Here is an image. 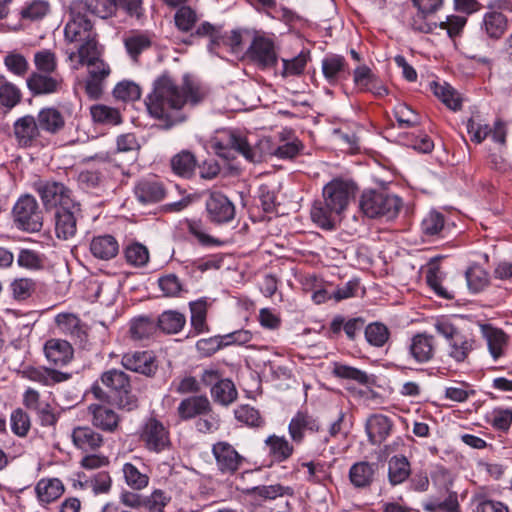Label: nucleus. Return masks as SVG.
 <instances>
[{
    "label": "nucleus",
    "instance_id": "f257e3e1",
    "mask_svg": "<svg viewBox=\"0 0 512 512\" xmlns=\"http://www.w3.org/2000/svg\"><path fill=\"white\" fill-rule=\"evenodd\" d=\"M208 94V89L193 76L185 74L179 84L165 71L153 81L145 106L148 114L159 121L160 129L170 130L184 123L188 119V110L201 104Z\"/></svg>",
    "mask_w": 512,
    "mask_h": 512
},
{
    "label": "nucleus",
    "instance_id": "f03ea898",
    "mask_svg": "<svg viewBox=\"0 0 512 512\" xmlns=\"http://www.w3.org/2000/svg\"><path fill=\"white\" fill-rule=\"evenodd\" d=\"M356 186L351 181L333 179L323 188V201H315L311 208V218L319 227L331 230L341 213L355 197Z\"/></svg>",
    "mask_w": 512,
    "mask_h": 512
},
{
    "label": "nucleus",
    "instance_id": "7ed1b4c3",
    "mask_svg": "<svg viewBox=\"0 0 512 512\" xmlns=\"http://www.w3.org/2000/svg\"><path fill=\"white\" fill-rule=\"evenodd\" d=\"M94 397L128 411L138 406L137 397L132 392L130 377L119 369L104 371L100 380L91 387Z\"/></svg>",
    "mask_w": 512,
    "mask_h": 512
},
{
    "label": "nucleus",
    "instance_id": "20e7f679",
    "mask_svg": "<svg viewBox=\"0 0 512 512\" xmlns=\"http://www.w3.org/2000/svg\"><path fill=\"white\" fill-rule=\"evenodd\" d=\"M434 329L446 340L447 354L457 363L464 362L475 349V339L471 335L463 333L447 319H438L434 324Z\"/></svg>",
    "mask_w": 512,
    "mask_h": 512
},
{
    "label": "nucleus",
    "instance_id": "39448f33",
    "mask_svg": "<svg viewBox=\"0 0 512 512\" xmlns=\"http://www.w3.org/2000/svg\"><path fill=\"white\" fill-rule=\"evenodd\" d=\"M402 204L401 198L397 195L370 190L362 194L360 209L369 218L392 220L398 216Z\"/></svg>",
    "mask_w": 512,
    "mask_h": 512
},
{
    "label": "nucleus",
    "instance_id": "423d86ee",
    "mask_svg": "<svg viewBox=\"0 0 512 512\" xmlns=\"http://www.w3.org/2000/svg\"><path fill=\"white\" fill-rule=\"evenodd\" d=\"M212 148L218 156L227 160L234 157L233 152L250 162H257L260 159L259 153L248 143L246 137L235 130L223 131L215 137Z\"/></svg>",
    "mask_w": 512,
    "mask_h": 512
},
{
    "label": "nucleus",
    "instance_id": "0eeeda50",
    "mask_svg": "<svg viewBox=\"0 0 512 512\" xmlns=\"http://www.w3.org/2000/svg\"><path fill=\"white\" fill-rule=\"evenodd\" d=\"M192 36L209 38L208 50L218 55L221 47L228 48L232 53L242 50V31L232 30L229 34L222 31L221 26H215L210 22L201 23Z\"/></svg>",
    "mask_w": 512,
    "mask_h": 512
},
{
    "label": "nucleus",
    "instance_id": "6e6552de",
    "mask_svg": "<svg viewBox=\"0 0 512 512\" xmlns=\"http://www.w3.org/2000/svg\"><path fill=\"white\" fill-rule=\"evenodd\" d=\"M46 210L68 207L78 203L73 191L64 183L49 179H39L33 184Z\"/></svg>",
    "mask_w": 512,
    "mask_h": 512
},
{
    "label": "nucleus",
    "instance_id": "1a4fd4ad",
    "mask_svg": "<svg viewBox=\"0 0 512 512\" xmlns=\"http://www.w3.org/2000/svg\"><path fill=\"white\" fill-rule=\"evenodd\" d=\"M139 440L151 453L160 454L172 448L169 429L155 417L147 418L142 424Z\"/></svg>",
    "mask_w": 512,
    "mask_h": 512
},
{
    "label": "nucleus",
    "instance_id": "9d476101",
    "mask_svg": "<svg viewBox=\"0 0 512 512\" xmlns=\"http://www.w3.org/2000/svg\"><path fill=\"white\" fill-rule=\"evenodd\" d=\"M14 222L27 232H38L43 225L42 212L36 199L31 195L21 196L13 207Z\"/></svg>",
    "mask_w": 512,
    "mask_h": 512
},
{
    "label": "nucleus",
    "instance_id": "9b49d317",
    "mask_svg": "<svg viewBox=\"0 0 512 512\" xmlns=\"http://www.w3.org/2000/svg\"><path fill=\"white\" fill-rule=\"evenodd\" d=\"M246 56L259 69L265 70L277 65L278 55L274 41L264 35L256 34L246 51Z\"/></svg>",
    "mask_w": 512,
    "mask_h": 512
},
{
    "label": "nucleus",
    "instance_id": "f8f14e48",
    "mask_svg": "<svg viewBox=\"0 0 512 512\" xmlns=\"http://www.w3.org/2000/svg\"><path fill=\"white\" fill-rule=\"evenodd\" d=\"M207 219L214 224H226L235 218L234 203L222 192L211 191L205 202Z\"/></svg>",
    "mask_w": 512,
    "mask_h": 512
},
{
    "label": "nucleus",
    "instance_id": "ddd939ff",
    "mask_svg": "<svg viewBox=\"0 0 512 512\" xmlns=\"http://www.w3.org/2000/svg\"><path fill=\"white\" fill-rule=\"evenodd\" d=\"M437 350L435 337L427 332H419L413 335L407 346L409 359L418 365L432 361Z\"/></svg>",
    "mask_w": 512,
    "mask_h": 512
},
{
    "label": "nucleus",
    "instance_id": "4468645a",
    "mask_svg": "<svg viewBox=\"0 0 512 512\" xmlns=\"http://www.w3.org/2000/svg\"><path fill=\"white\" fill-rule=\"evenodd\" d=\"M82 217L81 204L75 203L55 211V233L58 239L68 240L77 232L78 219Z\"/></svg>",
    "mask_w": 512,
    "mask_h": 512
},
{
    "label": "nucleus",
    "instance_id": "2eb2a0df",
    "mask_svg": "<svg viewBox=\"0 0 512 512\" xmlns=\"http://www.w3.org/2000/svg\"><path fill=\"white\" fill-rule=\"evenodd\" d=\"M212 454L218 470L224 475L235 474L244 461V457L226 441H219L212 446Z\"/></svg>",
    "mask_w": 512,
    "mask_h": 512
},
{
    "label": "nucleus",
    "instance_id": "dca6fc26",
    "mask_svg": "<svg viewBox=\"0 0 512 512\" xmlns=\"http://www.w3.org/2000/svg\"><path fill=\"white\" fill-rule=\"evenodd\" d=\"M55 323L61 333L69 336L75 344L85 348L88 343V326L73 313H60L55 317Z\"/></svg>",
    "mask_w": 512,
    "mask_h": 512
},
{
    "label": "nucleus",
    "instance_id": "f3484780",
    "mask_svg": "<svg viewBox=\"0 0 512 512\" xmlns=\"http://www.w3.org/2000/svg\"><path fill=\"white\" fill-rule=\"evenodd\" d=\"M121 365L147 377L154 376L158 370L156 358L151 351L127 352L121 358Z\"/></svg>",
    "mask_w": 512,
    "mask_h": 512
},
{
    "label": "nucleus",
    "instance_id": "a211bd4d",
    "mask_svg": "<svg viewBox=\"0 0 512 512\" xmlns=\"http://www.w3.org/2000/svg\"><path fill=\"white\" fill-rule=\"evenodd\" d=\"M88 76L85 80V92L91 99H99L103 93L104 82L111 73L110 66L103 60L89 62Z\"/></svg>",
    "mask_w": 512,
    "mask_h": 512
},
{
    "label": "nucleus",
    "instance_id": "6ab92c4d",
    "mask_svg": "<svg viewBox=\"0 0 512 512\" xmlns=\"http://www.w3.org/2000/svg\"><path fill=\"white\" fill-rule=\"evenodd\" d=\"M27 88L33 96L55 94L62 90L63 78L43 72H32L26 79Z\"/></svg>",
    "mask_w": 512,
    "mask_h": 512
},
{
    "label": "nucleus",
    "instance_id": "aec40b11",
    "mask_svg": "<svg viewBox=\"0 0 512 512\" xmlns=\"http://www.w3.org/2000/svg\"><path fill=\"white\" fill-rule=\"evenodd\" d=\"M13 135L19 147L33 146L41 135L37 119L29 114L18 118L13 124Z\"/></svg>",
    "mask_w": 512,
    "mask_h": 512
},
{
    "label": "nucleus",
    "instance_id": "412c9836",
    "mask_svg": "<svg viewBox=\"0 0 512 512\" xmlns=\"http://www.w3.org/2000/svg\"><path fill=\"white\" fill-rule=\"evenodd\" d=\"M19 374H21L23 378L38 382L44 386H53L55 384L65 382L72 376L71 373L61 372L59 370L46 367H34L31 365L23 367V369L19 371Z\"/></svg>",
    "mask_w": 512,
    "mask_h": 512
},
{
    "label": "nucleus",
    "instance_id": "4be33fe9",
    "mask_svg": "<svg viewBox=\"0 0 512 512\" xmlns=\"http://www.w3.org/2000/svg\"><path fill=\"white\" fill-rule=\"evenodd\" d=\"M78 12H73L72 19L66 24L64 34L69 42L86 40L94 35L93 24L86 12L78 7Z\"/></svg>",
    "mask_w": 512,
    "mask_h": 512
},
{
    "label": "nucleus",
    "instance_id": "5701e85b",
    "mask_svg": "<svg viewBox=\"0 0 512 512\" xmlns=\"http://www.w3.org/2000/svg\"><path fill=\"white\" fill-rule=\"evenodd\" d=\"M120 245L112 234H100L91 238L89 251L91 255L101 261H109L119 254Z\"/></svg>",
    "mask_w": 512,
    "mask_h": 512
},
{
    "label": "nucleus",
    "instance_id": "b1692460",
    "mask_svg": "<svg viewBox=\"0 0 512 512\" xmlns=\"http://www.w3.org/2000/svg\"><path fill=\"white\" fill-rule=\"evenodd\" d=\"M153 37V33L141 30H131L124 36L126 52L133 62L137 63L140 55L151 48Z\"/></svg>",
    "mask_w": 512,
    "mask_h": 512
},
{
    "label": "nucleus",
    "instance_id": "393cba45",
    "mask_svg": "<svg viewBox=\"0 0 512 512\" xmlns=\"http://www.w3.org/2000/svg\"><path fill=\"white\" fill-rule=\"evenodd\" d=\"M74 446L85 452H96L104 444L103 436L90 426L75 427L71 434Z\"/></svg>",
    "mask_w": 512,
    "mask_h": 512
},
{
    "label": "nucleus",
    "instance_id": "a878e982",
    "mask_svg": "<svg viewBox=\"0 0 512 512\" xmlns=\"http://www.w3.org/2000/svg\"><path fill=\"white\" fill-rule=\"evenodd\" d=\"M354 83L362 92H371L375 97L381 98L388 94V89L366 66H358L354 70Z\"/></svg>",
    "mask_w": 512,
    "mask_h": 512
},
{
    "label": "nucleus",
    "instance_id": "bb28decb",
    "mask_svg": "<svg viewBox=\"0 0 512 512\" xmlns=\"http://www.w3.org/2000/svg\"><path fill=\"white\" fill-rule=\"evenodd\" d=\"M211 411V402L206 395H193L184 398L177 407L178 417L188 421Z\"/></svg>",
    "mask_w": 512,
    "mask_h": 512
},
{
    "label": "nucleus",
    "instance_id": "cd10ccee",
    "mask_svg": "<svg viewBox=\"0 0 512 512\" xmlns=\"http://www.w3.org/2000/svg\"><path fill=\"white\" fill-rule=\"evenodd\" d=\"M136 199L142 204H155L166 196V190L158 180L142 179L134 187Z\"/></svg>",
    "mask_w": 512,
    "mask_h": 512
},
{
    "label": "nucleus",
    "instance_id": "c85d7f7f",
    "mask_svg": "<svg viewBox=\"0 0 512 512\" xmlns=\"http://www.w3.org/2000/svg\"><path fill=\"white\" fill-rule=\"evenodd\" d=\"M393 427L392 420L382 414L371 415L365 424L368 440L372 445H380L390 435Z\"/></svg>",
    "mask_w": 512,
    "mask_h": 512
},
{
    "label": "nucleus",
    "instance_id": "c756f323",
    "mask_svg": "<svg viewBox=\"0 0 512 512\" xmlns=\"http://www.w3.org/2000/svg\"><path fill=\"white\" fill-rule=\"evenodd\" d=\"M89 413L92 415V425L104 432L113 433L117 430L120 422L118 414L103 405L91 404L88 407Z\"/></svg>",
    "mask_w": 512,
    "mask_h": 512
},
{
    "label": "nucleus",
    "instance_id": "7c9ffc66",
    "mask_svg": "<svg viewBox=\"0 0 512 512\" xmlns=\"http://www.w3.org/2000/svg\"><path fill=\"white\" fill-rule=\"evenodd\" d=\"M44 352L47 360L55 366H64L73 359L72 345L61 339H50L45 343Z\"/></svg>",
    "mask_w": 512,
    "mask_h": 512
},
{
    "label": "nucleus",
    "instance_id": "2f4dec72",
    "mask_svg": "<svg viewBox=\"0 0 512 512\" xmlns=\"http://www.w3.org/2000/svg\"><path fill=\"white\" fill-rule=\"evenodd\" d=\"M36 119L40 131H44L50 135L60 133L66 125V120L62 112L53 106L41 108Z\"/></svg>",
    "mask_w": 512,
    "mask_h": 512
},
{
    "label": "nucleus",
    "instance_id": "473e14b6",
    "mask_svg": "<svg viewBox=\"0 0 512 512\" xmlns=\"http://www.w3.org/2000/svg\"><path fill=\"white\" fill-rule=\"evenodd\" d=\"M65 491L63 482L58 478H42L35 486V493L42 506L59 499Z\"/></svg>",
    "mask_w": 512,
    "mask_h": 512
},
{
    "label": "nucleus",
    "instance_id": "72a5a7b5",
    "mask_svg": "<svg viewBox=\"0 0 512 512\" xmlns=\"http://www.w3.org/2000/svg\"><path fill=\"white\" fill-rule=\"evenodd\" d=\"M508 29V19L499 11H488L483 15L481 31L491 40H499Z\"/></svg>",
    "mask_w": 512,
    "mask_h": 512
},
{
    "label": "nucleus",
    "instance_id": "f704fd0d",
    "mask_svg": "<svg viewBox=\"0 0 512 512\" xmlns=\"http://www.w3.org/2000/svg\"><path fill=\"white\" fill-rule=\"evenodd\" d=\"M319 429L320 425L318 421L308 413L301 411L296 413L288 426L290 437L295 443H301L303 441L306 431L318 432Z\"/></svg>",
    "mask_w": 512,
    "mask_h": 512
},
{
    "label": "nucleus",
    "instance_id": "c9c22d12",
    "mask_svg": "<svg viewBox=\"0 0 512 512\" xmlns=\"http://www.w3.org/2000/svg\"><path fill=\"white\" fill-rule=\"evenodd\" d=\"M482 333L487 341L490 354L497 360L504 354V348L508 343V336L503 330L492 327L489 324L482 325Z\"/></svg>",
    "mask_w": 512,
    "mask_h": 512
},
{
    "label": "nucleus",
    "instance_id": "e433bc0d",
    "mask_svg": "<svg viewBox=\"0 0 512 512\" xmlns=\"http://www.w3.org/2000/svg\"><path fill=\"white\" fill-rule=\"evenodd\" d=\"M374 474V464L367 461H359L350 467L349 480L355 488L363 489L372 484Z\"/></svg>",
    "mask_w": 512,
    "mask_h": 512
},
{
    "label": "nucleus",
    "instance_id": "4c0bfd02",
    "mask_svg": "<svg viewBox=\"0 0 512 512\" xmlns=\"http://www.w3.org/2000/svg\"><path fill=\"white\" fill-rule=\"evenodd\" d=\"M445 230V217L436 210H431L421 221V233L428 240L444 237Z\"/></svg>",
    "mask_w": 512,
    "mask_h": 512
},
{
    "label": "nucleus",
    "instance_id": "58836bf2",
    "mask_svg": "<svg viewBox=\"0 0 512 512\" xmlns=\"http://www.w3.org/2000/svg\"><path fill=\"white\" fill-rule=\"evenodd\" d=\"M411 475V465L403 455L392 456L388 460V480L392 486L405 482Z\"/></svg>",
    "mask_w": 512,
    "mask_h": 512
},
{
    "label": "nucleus",
    "instance_id": "ea45409f",
    "mask_svg": "<svg viewBox=\"0 0 512 512\" xmlns=\"http://www.w3.org/2000/svg\"><path fill=\"white\" fill-rule=\"evenodd\" d=\"M365 321L361 317L351 318L345 321V318L341 315H337L333 318L330 323L329 330L333 335H339L343 329L349 340H355L357 334L364 327Z\"/></svg>",
    "mask_w": 512,
    "mask_h": 512
},
{
    "label": "nucleus",
    "instance_id": "a19ab883",
    "mask_svg": "<svg viewBox=\"0 0 512 512\" xmlns=\"http://www.w3.org/2000/svg\"><path fill=\"white\" fill-rule=\"evenodd\" d=\"M348 64L341 55H330L322 60V72L325 79L332 85L336 84L347 70Z\"/></svg>",
    "mask_w": 512,
    "mask_h": 512
},
{
    "label": "nucleus",
    "instance_id": "79ce46f5",
    "mask_svg": "<svg viewBox=\"0 0 512 512\" xmlns=\"http://www.w3.org/2000/svg\"><path fill=\"white\" fill-rule=\"evenodd\" d=\"M157 331V322L148 316H139L131 320L129 334L133 340L149 339Z\"/></svg>",
    "mask_w": 512,
    "mask_h": 512
},
{
    "label": "nucleus",
    "instance_id": "37998d69",
    "mask_svg": "<svg viewBox=\"0 0 512 512\" xmlns=\"http://www.w3.org/2000/svg\"><path fill=\"white\" fill-rule=\"evenodd\" d=\"M157 329L159 328L166 334H176L182 330L186 323L184 314L176 310L164 311L156 320Z\"/></svg>",
    "mask_w": 512,
    "mask_h": 512
},
{
    "label": "nucleus",
    "instance_id": "c03bdc74",
    "mask_svg": "<svg viewBox=\"0 0 512 512\" xmlns=\"http://www.w3.org/2000/svg\"><path fill=\"white\" fill-rule=\"evenodd\" d=\"M124 258L130 266L141 268L148 264L150 253L148 248L137 241L126 245L123 249Z\"/></svg>",
    "mask_w": 512,
    "mask_h": 512
},
{
    "label": "nucleus",
    "instance_id": "a18cd8bd",
    "mask_svg": "<svg viewBox=\"0 0 512 512\" xmlns=\"http://www.w3.org/2000/svg\"><path fill=\"white\" fill-rule=\"evenodd\" d=\"M237 390L229 379H222L212 385L211 396L214 402L228 406L237 398Z\"/></svg>",
    "mask_w": 512,
    "mask_h": 512
},
{
    "label": "nucleus",
    "instance_id": "49530a36",
    "mask_svg": "<svg viewBox=\"0 0 512 512\" xmlns=\"http://www.w3.org/2000/svg\"><path fill=\"white\" fill-rule=\"evenodd\" d=\"M265 444L269 448V454L277 462L287 460L294 452L293 446L285 437L271 435L265 440Z\"/></svg>",
    "mask_w": 512,
    "mask_h": 512
},
{
    "label": "nucleus",
    "instance_id": "de8ad7c7",
    "mask_svg": "<svg viewBox=\"0 0 512 512\" xmlns=\"http://www.w3.org/2000/svg\"><path fill=\"white\" fill-rule=\"evenodd\" d=\"M197 165L194 154L190 151L183 150L171 159V167L175 174L190 177Z\"/></svg>",
    "mask_w": 512,
    "mask_h": 512
},
{
    "label": "nucleus",
    "instance_id": "09e8293b",
    "mask_svg": "<svg viewBox=\"0 0 512 512\" xmlns=\"http://www.w3.org/2000/svg\"><path fill=\"white\" fill-rule=\"evenodd\" d=\"M79 8L102 19H106L116 13L118 6L116 0H91L81 3Z\"/></svg>",
    "mask_w": 512,
    "mask_h": 512
},
{
    "label": "nucleus",
    "instance_id": "8fccbe9b",
    "mask_svg": "<svg viewBox=\"0 0 512 512\" xmlns=\"http://www.w3.org/2000/svg\"><path fill=\"white\" fill-rule=\"evenodd\" d=\"M125 483L133 490H142L149 484V476L133 463H125L122 468Z\"/></svg>",
    "mask_w": 512,
    "mask_h": 512
},
{
    "label": "nucleus",
    "instance_id": "3c124183",
    "mask_svg": "<svg viewBox=\"0 0 512 512\" xmlns=\"http://www.w3.org/2000/svg\"><path fill=\"white\" fill-rule=\"evenodd\" d=\"M432 89L434 95L441 100L449 109L457 111L461 109L462 101L459 94L448 84H438L433 82Z\"/></svg>",
    "mask_w": 512,
    "mask_h": 512
},
{
    "label": "nucleus",
    "instance_id": "603ef678",
    "mask_svg": "<svg viewBox=\"0 0 512 512\" xmlns=\"http://www.w3.org/2000/svg\"><path fill=\"white\" fill-rule=\"evenodd\" d=\"M467 285L470 291L478 293L489 284V275L480 265H472L465 273Z\"/></svg>",
    "mask_w": 512,
    "mask_h": 512
},
{
    "label": "nucleus",
    "instance_id": "864d4df0",
    "mask_svg": "<svg viewBox=\"0 0 512 512\" xmlns=\"http://www.w3.org/2000/svg\"><path fill=\"white\" fill-rule=\"evenodd\" d=\"M90 114L93 121L101 124L117 125L122 121L121 115L117 109L103 104L91 106Z\"/></svg>",
    "mask_w": 512,
    "mask_h": 512
},
{
    "label": "nucleus",
    "instance_id": "5fc2aeb1",
    "mask_svg": "<svg viewBox=\"0 0 512 512\" xmlns=\"http://www.w3.org/2000/svg\"><path fill=\"white\" fill-rule=\"evenodd\" d=\"M141 93L140 86L130 80L119 82L113 89L115 99L122 102L137 101L140 99Z\"/></svg>",
    "mask_w": 512,
    "mask_h": 512
},
{
    "label": "nucleus",
    "instance_id": "6e6d98bb",
    "mask_svg": "<svg viewBox=\"0 0 512 512\" xmlns=\"http://www.w3.org/2000/svg\"><path fill=\"white\" fill-rule=\"evenodd\" d=\"M332 374L341 379L354 380L361 385L370 383V378L365 371L341 363H334Z\"/></svg>",
    "mask_w": 512,
    "mask_h": 512
},
{
    "label": "nucleus",
    "instance_id": "4d7b16f0",
    "mask_svg": "<svg viewBox=\"0 0 512 512\" xmlns=\"http://www.w3.org/2000/svg\"><path fill=\"white\" fill-rule=\"evenodd\" d=\"M21 91L16 85L6 80L4 76H0V103L1 105L11 109L21 101Z\"/></svg>",
    "mask_w": 512,
    "mask_h": 512
},
{
    "label": "nucleus",
    "instance_id": "13d9d810",
    "mask_svg": "<svg viewBox=\"0 0 512 512\" xmlns=\"http://www.w3.org/2000/svg\"><path fill=\"white\" fill-rule=\"evenodd\" d=\"M364 333L367 342L374 347H383L390 337L387 326L379 322L368 324Z\"/></svg>",
    "mask_w": 512,
    "mask_h": 512
},
{
    "label": "nucleus",
    "instance_id": "bf43d9fd",
    "mask_svg": "<svg viewBox=\"0 0 512 512\" xmlns=\"http://www.w3.org/2000/svg\"><path fill=\"white\" fill-rule=\"evenodd\" d=\"M10 426L16 436L24 438L31 429V418L25 410L16 408L11 413Z\"/></svg>",
    "mask_w": 512,
    "mask_h": 512
},
{
    "label": "nucleus",
    "instance_id": "052dcab7",
    "mask_svg": "<svg viewBox=\"0 0 512 512\" xmlns=\"http://www.w3.org/2000/svg\"><path fill=\"white\" fill-rule=\"evenodd\" d=\"M191 311V325L196 333H203L208 331L206 323L207 306L205 300H198L190 303Z\"/></svg>",
    "mask_w": 512,
    "mask_h": 512
},
{
    "label": "nucleus",
    "instance_id": "680f3d73",
    "mask_svg": "<svg viewBox=\"0 0 512 512\" xmlns=\"http://www.w3.org/2000/svg\"><path fill=\"white\" fill-rule=\"evenodd\" d=\"M393 114L400 128H411L420 124L419 115L405 103L397 104Z\"/></svg>",
    "mask_w": 512,
    "mask_h": 512
},
{
    "label": "nucleus",
    "instance_id": "e2e57ef3",
    "mask_svg": "<svg viewBox=\"0 0 512 512\" xmlns=\"http://www.w3.org/2000/svg\"><path fill=\"white\" fill-rule=\"evenodd\" d=\"M81 45L78 48L79 63L81 65H87L89 62L97 61L100 58V50L96 41V35L80 41Z\"/></svg>",
    "mask_w": 512,
    "mask_h": 512
},
{
    "label": "nucleus",
    "instance_id": "0e129e2a",
    "mask_svg": "<svg viewBox=\"0 0 512 512\" xmlns=\"http://www.w3.org/2000/svg\"><path fill=\"white\" fill-rule=\"evenodd\" d=\"M34 65L36 72L53 74L57 69V58L54 52L49 49L37 51L34 54Z\"/></svg>",
    "mask_w": 512,
    "mask_h": 512
},
{
    "label": "nucleus",
    "instance_id": "69168bd1",
    "mask_svg": "<svg viewBox=\"0 0 512 512\" xmlns=\"http://www.w3.org/2000/svg\"><path fill=\"white\" fill-rule=\"evenodd\" d=\"M4 65L12 74L24 77L29 71V63L24 55L12 51L4 58Z\"/></svg>",
    "mask_w": 512,
    "mask_h": 512
},
{
    "label": "nucleus",
    "instance_id": "338daca9",
    "mask_svg": "<svg viewBox=\"0 0 512 512\" xmlns=\"http://www.w3.org/2000/svg\"><path fill=\"white\" fill-rule=\"evenodd\" d=\"M170 501L169 493L162 489H155L150 495L145 496L144 508L149 512H164Z\"/></svg>",
    "mask_w": 512,
    "mask_h": 512
},
{
    "label": "nucleus",
    "instance_id": "774afa93",
    "mask_svg": "<svg viewBox=\"0 0 512 512\" xmlns=\"http://www.w3.org/2000/svg\"><path fill=\"white\" fill-rule=\"evenodd\" d=\"M488 422L495 430L507 432L512 424V409L495 408L491 412Z\"/></svg>",
    "mask_w": 512,
    "mask_h": 512
}]
</instances>
